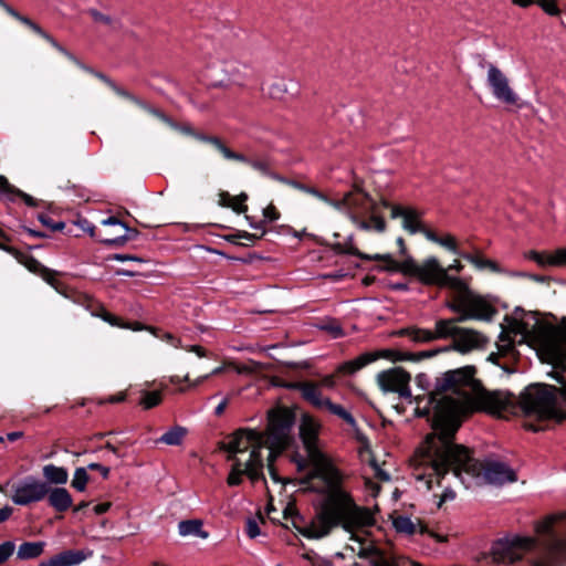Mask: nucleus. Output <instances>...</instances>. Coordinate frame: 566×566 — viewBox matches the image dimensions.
I'll return each mask as SVG.
<instances>
[{"mask_svg":"<svg viewBox=\"0 0 566 566\" xmlns=\"http://www.w3.org/2000/svg\"><path fill=\"white\" fill-rule=\"evenodd\" d=\"M375 258L384 259L386 270L415 277L424 285L448 287L460 294L468 291V284L462 279L448 274V270H444L436 256L427 258L421 263L409 255L401 262L394 260L389 254H376Z\"/></svg>","mask_w":566,"mask_h":566,"instance_id":"obj_5","label":"nucleus"},{"mask_svg":"<svg viewBox=\"0 0 566 566\" xmlns=\"http://www.w3.org/2000/svg\"><path fill=\"white\" fill-rule=\"evenodd\" d=\"M268 442L269 457L268 468L274 481H279L273 461L292 442V427L294 424V413L287 408H276L269 412Z\"/></svg>","mask_w":566,"mask_h":566,"instance_id":"obj_7","label":"nucleus"},{"mask_svg":"<svg viewBox=\"0 0 566 566\" xmlns=\"http://www.w3.org/2000/svg\"><path fill=\"white\" fill-rule=\"evenodd\" d=\"M40 221L46 226L48 228L52 229V230H62L64 228V223L63 222H52L51 219L46 216H40Z\"/></svg>","mask_w":566,"mask_h":566,"instance_id":"obj_61","label":"nucleus"},{"mask_svg":"<svg viewBox=\"0 0 566 566\" xmlns=\"http://www.w3.org/2000/svg\"><path fill=\"white\" fill-rule=\"evenodd\" d=\"M449 307L460 314L459 322L468 318L491 319L494 314V308L481 297L460 296Z\"/></svg>","mask_w":566,"mask_h":566,"instance_id":"obj_12","label":"nucleus"},{"mask_svg":"<svg viewBox=\"0 0 566 566\" xmlns=\"http://www.w3.org/2000/svg\"><path fill=\"white\" fill-rule=\"evenodd\" d=\"M3 10L10 14L12 18H14L17 21L21 22L22 24L27 25L30 30H32L34 33L43 38L45 41H48L54 49H56L59 52H61L63 55L69 57L71 61H74L77 63L76 57L67 51L64 46H62L51 34H49L46 31H44L38 23L32 21L30 18L22 15L19 13L15 9H13L11 6L7 4Z\"/></svg>","mask_w":566,"mask_h":566,"instance_id":"obj_18","label":"nucleus"},{"mask_svg":"<svg viewBox=\"0 0 566 566\" xmlns=\"http://www.w3.org/2000/svg\"><path fill=\"white\" fill-rule=\"evenodd\" d=\"M381 206L390 209V216L392 219L401 218L402 228L411 234L422 230L423 223L421 221V214L418 210L411 207H402L399 205H391L388 200L381 199Z\"/></svg>","mask_w":566,"mask_h":566,"instance_id":"obj_16","label":"nucleus"},{"mask_svg":"<svg viewBox=\"0 0 566 566\" xmlns=\"http://www.w3.org/2000/svg\"><path fill=\"white\" fill-rule=\"evenodd\" d=\"M566 520V511L547 515L535 524V531L539 535H553L554 526Z\"/></svg>","mask_w":566,"mask_h":566,"instance_id":"obj_32","label":"nucleus"},{"mask_svg":"<svg viewBox=\"0 0 566 566\" xmlns=\"http://www.w3.org/2000/svg\"><path fill=\"white\" fill-rule=\"evenodd\" d=\"M210 377V375H205V376H201V377H198L197 379L190 381L189 379V376L186 375L184 377V380L188 382V386L187 387H180L178 389L179 392H184L186 391L188 388H192V387H197L199 386L202 381H205L206 379H208Z\"/></svg>","mask_w":566,"mask_h":566,"instance_id":"obj_59","label":"nucleus"},{"mask_svg":"<svg viewBox=\"0 0 566 566\" xmlns=\"http://www.w3.org/2000/svg\"><path fill=\"white\" fill-rule=\"evenodd\" d=\"M410 380V374L401 367L390 368L377 375V382L382 391L397 392L405 399H411Z\"/></svg>","mask_w":566,"mask_h":566,"instance_id":"obj_13","label":"nucleus"},{"mask_svg":"<svg viewBox=\"0 0 566 566\" xmlns=\"http://www.w3.org/2000/svg\"><path fill=\"white\" fill-rule=\"evenodd\" d=\"M323 409H326L332 415L339 417L349 426H355L356 421L352 413L347 411L343 406L332 402L329 399L325 401Z\"/></svg>","mask_w":566,"mask_h":566,"instance_id":"obj_39","label":"nucleus"},{"mask_svg":"<svg viewBox=\"0 0 566 566\" xmlns=\"http://www.w3.org/2000/svg\"><path fill=\"white\" fill-rule=\"evenodd\" d=\"M263 448L269 449L268 430L263 433L254 429H239L222 442L221 449L228 452L227 459L232 461L227 478L229 486L241 484L243 475L252 481L263 476Z\"/></svg>","mask_w":566,"mask_h":566,"instance_id":"obj_4","label":"nucleus"},{"mask_svg":"<svg viewBox=\"0 0 566 566\" xmlns=\"http://www.w3.org/2000/svg\"><path fill=\"white\" fill-rule=\"evenodd\" d=\"M474 374L473 366L450 370L437 379L436 391L430 394L423 407L420 403L424 398H415L417 416L427 417L432 411L433 432L427 436L419 449L434 446L436 439H454L461 426V417L474 410L492 413L503 408L512 409L514 399L507 391L482 389Z\"/></svg>","mask_w":566,"mask_h":566,"instance_id":"obj_1","label":"nucleus"},{"mask_svg":"<svg viewBox=\"0 0 566 566\" xmlns=\"http://www.w3.org/2000/svg\"><path fill=\"white\" fill-rule=\"evenodd\" d=\"M248 200V195L242 192L239 196H231L227 191H222L219 193V205L222 207L231 208L237 213H244L248 210V206L245 201Z\"/></svg>","mask_w":566,"mask_h":566,"instance_id":"obj_26","label":"nucleus"},{"mask_svg":"<svg viewBox=\"0 0 566 566\" xmlns=\"http://www.w3.org/2000/svg\"><path fill=\"white\" fill-rule=\"evenodd\" d=\"M323 328L328 331L329 333H332L333 337H335V338L344 335L342 327L336 323L325 325V326H323Z\"/></svg>","mask_w":566,"mask_h":566,"instance_id":"obj_62","label":"nucleus"},{"mask_svg":"<svg viewBox=\"0 0 566 566\" xmlns=\"http://www.w3.org/2000/svg\"><path fill=\"white\" fill-rule=\"evenodd\" d=\"M486 343L488 338L480 332L460 327L452 342L451 348L461 354H467L483 348Z\"/></svg>","mask_w":566,"mask_h":566,"instance_id":"obj_17","label":"nucleus"},{"mask_svg":"<svg viewBox=\"0 0 566 566\" xmlns=\"http://www.w3.org/2000/svg\"><path fill=\"white\" fill-rule=\"evenodd\" d=\"M102 224L108 226V227H118L122 229V232H123V233L114 235V237H104L102 234H98L97 241H99L106 245H114V247L123 245L128 240H132L137 235L136 230L128 228L125 223L119 221L116 217H109V218L103 220Z\"/></svg>","mask_w":566,"mask_h":566,"instance_id":"obj_19","label":"nucleus"},{"mask_svg":"<svg viewBox=\"0 0 566 566\" xmlns=\"http://www.w3.org/2000/svg\"><path fill=\"white\" fill-rule=\"evenodd\" d=\"M319 422L304 415L300 423V437L307 452L312 470L308 481H318L317 491L324 496L316 510V520L312 531L316 535L325 534L331 526L344 523V527L367 522L366 510L356 506L352 494L344 488V475L318 448Z\"/></svg>","mask_w":566,"mask_h":566,"instance_id":"obj_2","label":"nucleus"},{"mask_svg":"<svg viewBox=\"0 0 566 566\" xmlns=\"http://www.w3.org/2000/svg\"><path fill=\"white\" fill-rule=\"evenodd\" d=\"M187 433V430L184 427L176 426L165 432L159 439L158 442L168 444V446H180L182 440Z\"/></svg>","mask_w":566,"mask_h":566,"instance_id":"obj_38","label":"nucleus"},{"mask_svg":"<svg viewBox=\"0 0 566 566\" xmlns=\"http://www.w3.org/2000/svg\"><path fill=\"white\" fill-rule=\"evenodd\" d=\"M25 266L33 273L40 275L50 285L57 289L59 281L56 279V272L45 268L38 260L30 258L25 262Z\"/></svg>","mask_w":566,"mask_h":566,"instance_id":"obj_29","label":"nucleus"},{"mask_svg":"<svg viewBox=\"0 0 566 566\" xmlns=\"http://www.w3.org/2000/svg\"><path fill=\"white\" fill-rule=\"evenodd\" d=\"M525 258L534 261L539 266H553L552 265V252L551 251H535L531 250L525 253Z\"/></svg>","mask_w":566,"mask_h":566,"instance_id":"obj_43","label":"nucleus"},{"mask_svg":"<svg viewBox=\"0 0 566 566\" xmlns=\"http://www.w3.org/2000/svg\"><path fill=\"white\" fill-rule=\"evenodd\" d=\"M239 156L243 158V160H239L240 163L251 166L253 169L260 171L263 175L271 174V164L268 159H265V158L250 159L240 153H239Z\"/></svg>","mask_w":566,"mask_h":566,"instance_id":"obj_42","label":"nucleus"},{"mask_svg":"<svg viewBox=\"0 0 566 566\" xmlns=\"http://www.w3.org/2000/svg\"><path fill=\"white\" fill-rule=\"evenodd\" d=\"M293 387L301 392L302 397L306 401H308L318 409H323V407L325 406V401L328 400V398L323 396L318 384L312 381H302L295 384Z\"/></svg>","mask_w":566,"mask_h":566,"instance_id":"obj_21","label":"nucleus"},{"mask_svg":"<svg viewBox=\"0 0 566 566\" xmlns=\"http://www.w3.org/2000/svg\"><path fill=\"white\" fill-rule=\"evenodd\" d=\"M195 137L201 142H205V143H208V144H211L212 146H214L222 154V156L228 160H243V158L239 156V153L231 150L220 138H218L216 136H208L205 134H196L195 133Z\"/></svg>","mask_w":566,"mask_h":566,"instance_id":"obj_27","label":"nucleus"},{"mask_svg":"<svg viewBox=\"0 0 566 566\" xmlns=\"http://www.w3.org/2000/svg\"><path fill=\"white\" fill-rule=\"evenodd\" d=\"M544 347L553 361H559L566 358L562 342L555 335L545 340Z\"/></svg>","mask_w":566,"mask_h":566,"instance_id":"obj_37","label":"nucleus"},{"mask_svg":"<svg viewBox=\"0 0 566 566\" xmlns=\"http://www.w3.org/2000/svg\"><path fill=\"white\" fill-rule=\"evenodd\" d=\"M539 7L549 15H558L560 10L557 7V0H537Z\"/></svg>","mask_w":566,"mask_h":566,"instance_id":"obj_50","label":"nucleus"},{"mask_svg":"<svg viewBox=\"0 0 566 566\" xmlns=\"http://www.w3.org/2000/svg\"><path fill=\"white\" fill-rule=\"evenodd\" d=\"M85 558L86 555L83 552L70 549L41 562L39 566H74L82 563Z\"/></svg>","mask_w":566,"mask_h":566,"instance_id":"obj_22","label":"nucleus"},{"mask_svg":"<svg viewBox=\"0 0 566 566\" xmlns=\"http://www.w3.org/2000/svg\"><path fill=\"white\" fill-rule=\"evenodd\" d=\"M116 94H118L119 96L122 97H125L129 101H132L133 103H135L136 105H142V99L134 96L133 94H130L129 92H127L126 90L122 88V87H118L116 84L113 85L112 87Z\"/></svg>","mask_w":566,"mask_h":566,"instance_id":"obj_58","label":"nucleus"},{"mask_svg":"<svg viewBox=\"0 0 566 566\" xmlns=\"http://www.w3.org/2000/svg\"><path fill=\"white\" fill-rule=\"evenodd\" d=\"M15 191L17 189L9 184L8 179L3 176H0V195L7 196L10 200H14Z\"/></svg>","mask_w":566,"mask_h":566,"instance_id":"obj_52","label":"nucleus"},{"mask_svg":"<svg viewBox=\"0 0 566 566\" xmlns=\"http://www.w3.org/2000/svg\"><path fill=\"white\" fill-rule=\"evenodd\" d=\"M44 542H25L19 546L18 558L32 559L39 557L44 551Z\"/></svg>","mask_w":566,"mask_h":566,"instance_id":"obj_36","label":"nucleus"},{"mask_svg":"<svg viewBox=\"0 0 566 566\" xmlns=\"http://www.w3.org/2000/svg\"><path fill=\"white\" fill-rule=\"evenodd\" d=\"M90 14L96 23L104 24L107 27H114L115 24V21L112 17L104 14L97 10H91Z\"/></svg>","mask_w":566,"mask_h":566,"instance_id":"obj_49","label":"nucleus"},{"mask_svg":"<svg viewBox=\"0 0 566 566\" xmlns=\"http://www.w3.org/2000/svg\"><path fill=\"white\" fill-rule=\"evenodd\" d=\"M509 394L514 399L512 409L503 408L493 412L494 415H514L521 410L526 416H536L541 419H551L557 416V389L554 386L531 385L518 398Z\"/></svg>","mask_w":566,"mask_h":566,"instance_id":"obj_6","label":"nucleus"},{"mask_svg":"<svg viewBox=\"0 0 566 566\" xmlns=\"http://www.w3.org/2000/svg\"><path fill=\"white\" fill-rule=\"evenodd\" d=\"M337 208H346L350 211L352 219L356 222L361 217H367L369 210L376 208L377 202L361 189L355 188L346 193L340 201L334 202Z\"/></svg>","mask_w":566,"mask_h":566,"instance_id":"obj_15","label":"nucleus"},{"mask_svg":"<svg viewBox=\"0 0 566 566\" xmlns=\"http://www.w3.org/2000/svg\"><path fill=\"white\" fill-rule=\"evenodd\" d=\"M90 480V476L86 472L85 468H77L74 471L73 479H72V486L78 491L83 492L86 490L87 482Z\"/></svg>","mask_w":566,"mask_h":566,"instance_id":"obj_44","label":"nucleus"},{"mask_svg":"<svg viewBox=\"0 0 566 566\" xmlns=\"http://www.w3.org/2000/svg\"><path fill=\"white\" fill-rule=\"evenodd\" d=\"M433 441L434 446L418 449L411 459L415 479L423 482L428 490L433 488V483L441 486L442 479L450 470L463 483H465L464 474L470 478H482L486 483L494 485L517 480L515 471L505 463L499 461L481 463L470 455L465 447L455 444L453 439Z\"/></svg>","mask_w":566,"mask_h":566,"instance_id":"obj_3","label":"nucleus"},{"mask_svg":"<svg viewBox=\"0 0 566 566\" xmlns=\"http://www.w3.org/2000/svg\"><path fill=\"white\" fill-rule=\"evenodd\" d=\"M14 544L12 542H4L0 544V564L9 559L14 552Z\"/></svg>","mask_w":566,"mask_h":566,"instance_id":"obj_54","label":"nucleus"},{"mask_svg":"<svg viewBox=\"0 0 566 566\" xmlns=\"http://www.w3.org/2000/svg\"><path fill=\"white\" fill-rule=\"evenodd\" d=\"M43 478L51 484L63 485L69 480V472L63 467L46 464L42 469Z\"/></svg>","mask_w":566,"mask_h":566,"instance_id":"obj_28","label":"nucleus"},{"mask_svg":"<svg viewBox=\"0 0 566 566\" xmlns=\"http://www.w3.org/2000/svg\"><path fill=\"white\" fill-rule=\"evenodd\" d=\"M455 322H459L458 318L437 321L436 322V331H432L433 340L448 338V337H451L453 340L455 337V334L458 333V331L460 328L454 325Z\"/></svg>","mask_w":566,"mask_h":566,"instance_id":"obj_31","label":"nucleus"},{"mask_svg":"<svg viewBox=\"0 0 566 566\" xmlns=\"http://www.w3.org/2000/svg\"><path fill=\"white\" fill-rule=\"evenodd\" d=\"M379 205H381V201L376 205V208H373V210H369L367 216L368 219H365V217H361L356 220L355 224L360 229L365 231L374 230L376 232H384L387 228L386 221L384 218L379 214L378 208Z\"/></svg>","mask_w":566,"mask_h":566,"instance_id":"obj_24","label":"nucleus"},{"mask_svg":"<svg viewBox=\"0 0 566 566\" xmlns=\"http://www.w3.org/2000/svg\"><path fill=\"white\" fill-rule=\"evenodd\" d=\"M245 532L250 538H255L261 534L258 521L249 518L245 525Z\"/></svg>","mask_w":566,"mask_h":566,"instance_id":"obj_56","label":"nucleus"},{"mask_svg":"<svg viewBox=\"0 0 566 566\" xmlns=\"http://www.w3.org/2000/svg\"><path fill=\"white\" fill-rule=\"evenodd\" d=\"M454 499H455V492L448 486L444 488L442 494L440 495V500L438 502V507H441V505L444 502L452 501Z\"/></svg>","mask_w":566,"mask_h":566,"instance_id":"obj_60","label":"nucleus"},{"mask_svg":"<svg viewBox=\"0 0 566 566\" xmlns=\"http://www.w3.org/2000/svg\"><path fill=\"white\" fill-rule=\"evenodd\" d=\"M74 226L78 227L82 232L88 233L91 237L97 240V235L102 234V231L95 232V227L86 219H77L74 221Z\"/></svg>","mask_w":566,"mask_h":566,"instance_id":"obj_48","label":"nucleus"},{"mask_svg":"<svg viewBox=\"0 0 566 566\" xmlns=\"http://www.w3.org/2000/svg\"><path fill=\"white\" fill-rule=\"evenodd\" d=\"M46 499L49 505L60 513L67 511L73 504L72 495L65 488H49Z\"/></svg>","mask_w":566,"mask_h":566,"instance_id":"obj_23","label":"nucleus"},{"mask_svg":"<svg viewBox=\"0 0 566 566\" xmlns=\"http://www.w3.org/2000/svg\"><path fill=\"white\" fill-rule=\"evenodd\" d=\"M394 526L398 532L406 534L426 532V527L421 524L420 521H417V523H415L410 517L407 516H397L394 520Z\"/></svg>","mask_w":566,"mask_h":566,"instance_id":"obj_35","label":"nucleus"},{"mask_svg":"<svg viewBox=\"0 0 566 566\" xmlns=\"http://www.w3.org/2000/svg\"><path fill=\"white\" fill-rule=\"evenodd\" d=\"M551 252L553 266H566V248H559Z\"/></svg>","mask_w":566,"mask_h":566,"instance_id":"obj_51","label":"nucleus"},{"mask_svg":"<svg viewBox=\"0 0 566 566\" xmlns=\"http://www.w3.org/2000/svg\"><path fill=\"white\" fill-rule=\"evenodd\" d=\"M178 531L181 536L208 537V533L202 530V522L200 520L181 521L178 525Z\"/></svg>","mask_w":566,"mask_h":566,"instance_id":"obj_34","label":"nucleus"},{"mask_svg":"<svg viewBox=\"0 0 566 566\" xmlns=\"http://www.w3.org/2000/svg\"><path fill=\"white\" fill-rule=\"evenodd\" d=\"M356 506L367 511V513L369 515V520L367 522H365L363 524H358V525H352L348 528L344 527V523L342 522V524H336L334 526H331L325 534L316 535V533L312 531V526L314 525V522L316 520V514H315L314 517L312 518V521L307 525L302 527L300 530V532L303 536H305L307 538H322V537L329 535L333 530L340 527L342 530H344L346 533L349 534V539L355 541L359 544L358 549H356L355 547H352V551L356 552L357 556L359 558L366 559V558H370V557H376V558L382 557L380 555L379 549L370 541H368L367 536H366L367 535L366 528L373 526L376 523L373 512L370 511V509H368L366 506H360L357 503H356Z\"/></svg>","mask_w":566,"mask_h":566,"instance_id":"obj_9","label":"nucleus"},{"mask_svg":"<svg viewBox=\"0 0 566 566\" xmlns=\"http://www.w3.org/2000/svg\"><path fill=\"white\" fill-rule=\"evenodd\" d=\"M536 539L533 537L515 536L511 539H502L495 543L492 549L493 558L497 563L513 564L523 555L534 548Z\"/></svg>","mask_w":566,"mask_h":566,"instance_id":"obj_10","label":"nucleus"},{"mask_svg":"<svg viewBox=\"0 0 566 566\" xmlns=\"http://www.w3.org/2000/svg\"><path fill=\"white\" fill-rule=\"evenodd\" d=\"M460 255L472 263L479 270H490L491 272L499 273L501 269L499 264L492 260L485 259L481 253H460Z\"/></svg>","mask_w":566,"mask_h":566,"instance_id":"obj_33","label":"nucleus"},{"mask_svg":"<svg viewBox=\"0 0 566 566\" xmlns=\"http://www.w3.org/2000/svg\"><path fill=\"white\" fill-rule=\"evenodd\" d=\"M87 469L99 472L104 479H107L109 476V468L104 467L99 463H90L87 465Z\"/></svg>","mask_w":566,"mask_h":566,"instance_id":"obj_63","label":"nucleus"},{"mask_svg":"<svg viewBox=\"0 0 566 566\" xmlns=\"http://www.w3.org/2000/svg\"><path fill=\"white\" fill-rule=\"evenodd\" d=\"M263 217L266 221L273 222L280 218V212L277 211L274 205L270 203L268 207L263 209Z\"/></svg>","mask_w":566,"mask_h":566,"instance_id":"obj_57","label":"nucleus"},{"mask_svg":"<svg viewBox=\"0 0 566 566\" xmlns=\"http://www.w3.org/2000/svg\"><path fill=\"white\" fill-rule=\"evenodd\" d=\"M85 306L87 310L92 312L93 315L101 317L103 321L107 322L112 326L123 327V328H133L134 331L142 329L139 323H135L134 326L128 324H123L120 318L107 312L101 304L94 302L92 298L85 296Z\"/></svg>","mask_w":566,"mask_h":566,"instance_id":"obj_20","label":"nucleus"},{"mask_svg":"<svg viewBox=\"0 0 566 566\" xmlns=\"http://www.w3.org/2000/svg\"><path fill=\"white\" fill-rule=\"evenodd\" d=\"M397 337H408L413 344H427L433 342L432 331L417 326H408L392 333Z\"/></svg>","mask_w":566,"mask_h":566,"instance_id":"obj_25","label":"nucleus"},{"mask_svg":"<svg viewBox=\"0 0 566 566\" xmlns=\"http://www.w3.org/2000/svg\"><path fill=\"white\" fill-rule=\"evenodd\" d=\"M433 356V353L431 352H422L418 355L411 354V353H405L396 349H381L377 352H370V353H364L359 355L358 357L344 361L343 364L338 365L335 374L326 375L324 376L318 386L325 387L328 389H333L336 386V376H350L363 369L365 366L369 365L370 363L376 361L379 358H386L390 359L392 361L398 360H413L419 359L422 357H431Z\"/></svg>","mask_w":566,"mask_h":566,"instance_id":"obj_8","label":"nucleus"},{"mask_svg":"<svg viewBox=\"0 0 566 566\" xmlns=\"http://www.w3.org/2000/svg\"><path fill=\"white\" fill-rule=\"evenodd\" d=\"M292 81L279 78L274 81L269 87V95L274 99H282L290 92L289 85Z\"/></svg>","mask_w":566,"mask_h":566,"instance_id":"obj_41","label":"nucleus"},{"mask_svg":"<svg viewBox=\"0 0 566 566\" xmlns=\"http://www.w3.org/2000/svg\"><path fill=\"white\" fill-rule=\"evenodd\" d=\"M438 244L444 247L446 249L452 251L453 253L460 254V252L458 251L455 238L451 234L440 237Z\"/></svg>","mask_w":566,"mask_h":566,"instance_id":"obj_53","label":"nucleus"},{"mask_svg":"<svg viewBox=\"0 0 566 566\" xmlns=\"http://www.w3.org/2000/svg\"><path fill=\"white\" fill-rule=\"evenodd\" d=\"M333 251L337 254H349L355 255L361 260H377L375 255H368L360 252L354 243V238L349 237L344 242H337L332 247ZM384 261V259H380Z\"/></svg>","mask_w":566,"mask_h":566,"instance_id":"obj_30","label":"nucleus"},{"mask_svg":"<svg viewBox=\"0 0 566 566\" xmlns=\"http://www.w3.org/2000/svg\"><path fill=\"white\" fill-rule=\"evenodd\" d=\"M370 566H394L392 563L385 558V557H379V558H375Z\"/></svg>","mask_w":566,"mask_h":566,"instance_id":"obj_64","label":"nucleus"},{"mask_svg":"<svg viewBox=\"0 0 566 566\" xmlns=\"http://www.w3.org/2000/svg\"><path fill=\"white\" fill-rule=\"evenodd\" d=\"M48 493L49 485L30 475L13 486L11 500L17 505H28L44 500Z\"/></svg>","mask_w":566,"mask_h":566,"instance_id":"obj_11","label":"nucleus"},{"mask_svg":"<svg viewBox=\"0 0 566 566\" xmlns=\"http://www.w3.org/2000/svg\"><path fill=\"white\" fill-rule=\"evenodd\" d=\"M139 107H142L143 109H145L146 112H148L149 114L156 116L157 118H159L160 120L167 123L168 125H170L171 127H177L174 122L167 116L165 115L161 111L153 107L151 105L147 104L146 102H144L142 99V105H138Z\"/></svg>","mask_w":566,"mask_h":566,"instance_id":"obj_47","label":"nucleus"},{"mask_svg":"<svg viewBox=\"0 0 566 566\" xmlns=\"http://www.w3.org/2000/svg\"><path fill=\"white\" fill-rule=\"evenodd\" d=\"M486 82L493 96L499 102L506 105H515L517 103L518 95L510 86L506 75L494 64H490L488 67Z\"/></svg>","mask_w":566,"mask_h":566,"instance_id":"obj_14","label":"nucleus"},{"mask_svg":"<svg viewBox=\"0 0 566 566\" xmlns=\"http://www.w3.org/2000/svg\"><path fill=\"white\" fill-rule=\"evenodd\" d=\"M232 45L223 46L220 43L214 46L213 52H209V55L219 61H227L232 55Z\"/></svg>","mask_w":566,"mask_h":566,"instance_id":"obj_46","label":"nucleus"},{"mask_svg":"<svg viewBox=\"0 0 566 566\" xmlns=\"http://www.w3.org/2000/svg\"><path fill=\"white\" fill-rule=\"evenodd\" d=\"M264 221H260L258 223H250V226L253 228V229H256V230H260V234H256V233H249L247 231H238L237 233L232 234V235H229L227 239L229 241H233L234 239H243L248 242H254L255 240H259L261 239L264 234H265V229H264V226H263Z\"/></svg>","mask_w":566,"mask_h":566,"instance_id":"obj_40","label":"nucleus"},{"mask_svg":"<svg viewBox=\"0 0 566 566\" xmlns=\"http://www.w3.org/2000/svg\"><path fill=\"white\" fill-rule=\"evenodd\" d=\"M293 186L295 188L306 192V193H310V195H312V196L323 200V201L331 202L324 193H322L321 191H318L315 188L307 187V186H304V185H301V184H297V182H293Z\"/></svg>","mask_w":566,"mask_h":566,"instance_id":"obj_55","label":"nucleus"},{"mask_svg":"<svg viewBox=\"0 0 566 566\" xmlns=\"http://www.w3.org/2000/svg\"><path fill=\"white\" fill-rule=\"evenodd\" d=\"M161 402V394L157 390L155 391H143L142 398L139 400V405L144 409H151L158 406Z\"/></svg>","mask_w":566,"mask_h":566,"instance_id":"obj_45","label":"nucleus"}]
</instances>
